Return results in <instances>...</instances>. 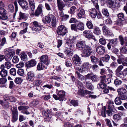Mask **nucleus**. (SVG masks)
<instances>
[{"instance_id":"obj_1","label":"nucleus","mask_w":127,"mask_h":127,"mask_svg":"<svg viewBox=\"0 0 127 127\" xmlns=\"http://www.w3.org/2000/svg\"><path fill=\"white\" fill-rule=\"evenodd\" d=\"M43 26L40 23L36 21H34L32 22L30 26V29L31 31L28 30V32L29 33H35L41 31L42 28Z\"/></svg>"},{"instance_id":"obj_2","label":"nucleus","mask_w":127,"mask_h":127,"mask_svg":"<svg viewBox=\"0 0 127 127\" xmlns=\"http://www.w3.org/2000/svg\"><path fill=\"white\" fill-rule=\"evenodd\" d=\"M68 32L66 28L63 25H60L58 27L56 30V32L61 39L63 38V37Z\"/></svg>"},{"instance_id":"obj_3","label":"nucleus","mask_w":127,"mask_h":127,"mask_svg":"<svg viewBox=\"0 0 127 127\" xmlns=\"http://www.w3.org/2000/svg\"><path fill=\"white\" fill-rule=\"evenodd\" d=\"M57 95L53 94V97L56 100H59L60 101H63L65 97V92L63 90H58L56 89Z\"/></svg>"},{"instance_id":"obj_4","label":"nucleus","mask_w":127,"mask_h":127,"mask_svg":"<svg viewBox=\"0 0 127 127\" xmlns=\"http://www.w3.org/2000/svg\"><path fill=\"white\" fill-rule=\"evenodd\" d=\"M82 53L81 54L82 57H87L90 56L92 53V49L88 45H85L82 49H80Z\"/></svg>"},{"instance_id":"obj_5","label":"nucleus","mask_w":127,"mask_h":127,"mask_svg":"<svg viewBox=\"0 0 127 127\" xmlns=\"http://www.w3.org/2000/svg\"><path fill=\"white\" fill-rule=\"evenodd\" d=\"M94 6L96 8H92L89 10V12L90 15L91 17L93 18H95L96 17L97 11L99 10V6L98 4H95L94 5Z\"/></svg>"},{"instance_id":"obj_6","label":"nucleus","mask_w":127,"mask_h":127,"mask_svg":"<svg viewBox=\"0 0 127 127\" xmlns=\"http://www.w3.org/2000/svg\"><path fill=\"white\" fill-rule=\"evenodd\" d=\"M83 35L85 38L88 39L90 40L92 39L95 41H97L95 36L90 31L85 30L83 32Z\"/></svg>"},{"instance_id":"obj_7","label":"nucleus","mask_w":127,"mask_h":127,"mask_svg":"<svg viewBox=\"0 0 127 127\" xmlns=\"http://www.w3.org/2000/svg\"><path fill=\"white\" fill-rule=\"evenodd\" d=\"M11 111L12 115V121L14 122L16 121L18 119V113L17 108L16 107H13L12 108Z\"/></svg>"},{"instance_id":"obj_8","label":"nucleus","mask_w":127,"mask_h":127,"mask_svg":"<svg viewBox=\"0 0 127 127\" xmlns=\"http://www.w3.org/2000/svg\"><path fill=\"white\" fill-rule=\"evenodd\" d=\"M92 66L89 62H85L83 63L81 67L78 68V70L80 72L83 73L85 70L89 69L92 67Z\"/></svg>"},{"instance_id":"obj_9","label":"nucleus","mask_w":127,"mask_h":127,"mask_svg":"<svg viewBox=\"0 0 127 127\" xmlns=\"http://www.w3.org/2000/svg\"><path fill=\"white\" fill-rule=\"evenodd\" d=\"M72 59L75 66H79L81 65L80 58L77 55H75L73 57Z\"/></svg>"},{"instance_id":"obj_10","label":"nucleus","mask_w":127,"mask_h":127,"mask_svg":"<svg viewBox=\"0 0 127 127\" xmlns=\"http://www.w3.org/2000/svg\"><path fill=\"white\" fill-rule=\"evenodd\" d=\"M116 3L114 0H108L107 1V6L112 10H114L117 8L116 5Z\"/></svg>"},{"instance_id":"obj_11","label":"nucleus","mask_w":127,"mask_h":127,"mask_svg":"<svg viewBox=\"0 0 127 127\" xmlns=\"http://www.w3.org/2000/svg\"><path fill=\"white\" fill-rule=\"evenodd\" d=\"M50 110L48 109H47L46 111H44L43 115L45 121L49 122L51 120L52 115L50 114Z\"/></svg>"},{"instance_id":"obj_12","label":"nucleus","mask_w":127,"mask_h":127,"mask_svg":"<svg viewBox=\"0 0 127 127\" xmlns=\"http://www.w3.org/2000/svg\"><path fill=\"white\" fill-rule=\"evenodd\" d=\"M40 61L46 65L49 64L50 63V60L48 59V57L46 55H43L41 56L40 58Z\"/></svg>"},{"instance_id":"obj_13","label":"nucleus","mask_w":127,"mask_h":127,"mask_svg":"<svg viewBox=\"0 0 127 127\" xmlns=\"http://www.w3.org/2000/svg\"><path fill=\"white\" fill-rule=\"evenodd\" d=\"M26 66L27 68H31L35 66L36 62L34 59H32L26 63Z\"/></svg>"},{"instance_id":"obj_14","label":"nucleus","mask_w":127,"mask_h":127,"mask_svg":"<svg viewBox=\"0 0 127 127\" xmlns=\"http://www.w3.org/2000/svg\"><path fill=\"white\" fill-rule=\"evenodd\" d=\"M6 10L3 7L0 8V19L4 20L7 19L6 15Z\"/></svg>"},{"instance_id":"obj_15","label":"nucleus","mask_w":127,"mask_h":127,"mask_svg":"<svg viewBox=\"0 0 127 127\" xmlns=\"http://www.w3.org/2000/svg\"><path fill=\"white\" fill-rule=\"evenodd\" d=\"M102 31L103 33L105 35L107 36H112L113 34L110 32L108 28L105 25H104L102 27Z\"/></svg>"},{"instance_id":"obj_16","label":"nucleus","mask_w":127,"mask_h":127,"mask_svg":"<svg viewBox=\"0 0 127 127\" xmlns=\"http://www.w3.org/2000/svg\"><path fill=\"white\" fill-rule=\"evenodd\" d=\"M105 47L101 45L98 46L96 48V52L99 54L103 55L105 52Z\"/></svg>"},{"instance_id":"obj_17","label":"nucleus","mask_w":127,"mask_h":127,"mask_svg":"<svg viewBox=\"0 0 127 127\" xmlns=\"http://www.w3.org/2000/svg\"><path fill=\"white\" fill-rule=\"evenodd\" d=\"M18 2L21 7L23 9H27L28 7V4L26 1L19 0Z\"/></svg>"},{"instance_id":"obj_18","label":"nucleus","mask_w":127,"mask_h":127,"mask_svg":"<svg viewBox=\"0 0 127 127\" xmlns=\"http://www.w3.org/2000/svg\"><path fill=\"white\" fill-rule=\"evenodd\" d=\"M57 4L58 9L60 11H62L65 6V4L61 0H57Z\"/></svg>"},{"instance_id":"obj_19","label":"nucleus","mask_w":127,"mask_h":127,"mask_svg":"<svg viewBox=\"0 0 127 127\" xmlns=\"http://www.w3.org/2000/svg\"><path fill=\"white\" fill-rule=\"evenodd\" d=\"M77 16L79 18L84 17L85 13L84 9L81 8H79L77 11Z\"/></svg>"},{"instance_id":"obj_20","label":"nucleus","mask_w":127,"mask_h":127,"mask_svg":"<svg viewBox=\"0 0 127 127\" xmlns=\"http://www.w3.org/2000/svg\"><path fill=\"white\" fill-rule=\"evenodd\" d=\"M43 6L41 4H40L38 6L37 9L35 10L34 14L36 16H38L42 13L43 12L42 8Z\"/></svg>"},{"instance_id":"obj_21","label":"nucleus","mask_w":127,"mask_h":127,"mask_svg":"<svg viewBox=\"0 0 127 127\" xmlns=\"http://www.w3.org/2000/svg\"><path fill=\"white\" fill-rule=\"evenodd\" d=\"M34 77L35 74L34 72L33 71H30L28 72L27 74L26 79L28 81H30Z\"/></svg>"},{"instance_id":"obj_22","label":"nucleus","mask_w":127,"mask_h":127,"mask_svg":"<svg viewBox=\"0 0 127 127\" xmlns=\"http://www.w3.org/2000/svg\"><path fill=\"white\" fill-rule=\"evenodd\" d=\"M54 17L55 16L52 14H48L45 17V19L46 21L44 20H43L42 21L45 24L46 23V22L50 23Z\"/></svg>"},{"instance_id":"obj_23","label":"nucleus","mask_w":127,"mask_h":127,"mask_svg":"<svg viewBox=\"0 0 127 127\" xmlns=\"http://www.w3.org/2000/svg\"><path fill=\"white\" fill-rule=\"evenodd\" d=\"M75 74L78 80L82 81H85L86 79L85 77L80 74L78 71H76L75 72Z\"/></svg>"},{"instance_id":"obj_24","label":"nucleus","mask_w":127,"mask_h":127,"mask_svg":"<svg viewBox=\"0 0 127 127\" xmlns=\"http://www.w3.org/2000/svg\"><path fill=\"white\" fill-rule=\"evenodd\" d=\"M93 33L95 34L99 35L101 34V31L98 26H95L94 27Z\"/></svg>"},{"instance_id":"obj_25","label":"nucleus","mask_w":127,"mask_h":127,"mask_svg":"<svg viewBox=\"0 0 127 127\" xmlns=\"http://www.w3.org/2000/svg\"><path fill=\"white\" fill-rule=\"evenodd\" d=\"M65 44L70 48H73L74 47V43L70 40V36L69 37V38L66 40Z\"/></svg>"},{"instance_id":"obj_26","label":"nucleus","mask_w":127,"mask_h":127,"mask_svg":"<svg viewBox=\"0 0 127 127\" xmlns=\"http://www.w3.org/2000/svg\"><path fill=\"white\" fill-rule=\"evenodd\" d=\"M123 67L122 65L119 66L115 71L116 75L118 77H120V76L122 75L121 71L123 69Z\"/></svg>"},{"instance_id":"obj_27","label":"nucleus","mask_w":127,"mask_h":127,"mask_svg":"<svg viewBox=\"0 0 127 127\" xmlns=\"http://www.w3.org/2000/svg\"><path fill=\"white\" fill-rule=\"evenodd\" d=\"M0 103L4 109H6L9 107L8 101L6 99L3 101L0 100Z\"/></svg>"},{"instance_id":"obj_28","label":"nucleus","mask_w":127,"mask_h":127,"mask_svg":"<svg viewBox=\"0 0 127 127\" xmlns=\"http://www.w3.org/2000/svg\"><path fill=\"white\" fill-rule=\"evenodd\" d=\"M77 30L82 31L84 30V24L80 22L76 23Z\"/></svg>"},{"instance_id":"obj_29","label":"nucleus","mask_w":127,"mask_h":127,"mask_svg":"<svg viewBox=\"0 0 127 127\" xmlns=\"http://www.w3.org/2000/svg\"><path fill=\"white\" fill-rule=\"evenodd\" d=\"M85 41H81L78 42L76 44L77 48L78 49H82L85 46Z\"/></svg>"},{"instance_id":"obj_30","label":"nucleus","mask_w":127,"mask_h":127,"mask_svg":"<svg viewBox=\"0 0 127 127\" xmlns=\"http://www.w3.org/2000/svg\"><path fill=\"white\" fill-rule=\"evenodd\" d=\"M114 102L111 100H109L107 102V105L108 106V108L109 110H112L114 108V106L113 105Z\"/></svg>"},{"instance_id":"obj_31","label":"nucleus","mask_w":127,"mask_h":127,"mask_svg":"<svg viewBox=\"0 0 127 127\" xmlns=\"http://www.w3.org/2000/svg\"><path fill=\"white\" fill-rule=\"evenodd\" d=\"M65 59V65L67 67H70L72 65L70 59L67 57H64Z\"/></svg>"},{"instance_id":"obj_32","label":"nucleus","mask_w":127,"mask_h":127,"mask_svg":"<svg viewBox=\"0 0 127 127\" xmlns=\"http://www.w3.org/2000/svg\"><path fill=\"white\" fill-rule=\"evenodd\" d=\"M18 18L19 20L22 19L26 20L27 19V16L25 13H24L21 12L19 13V17Z\"/></svg>"},{"instance_id":"obj_33","label":"nucleus","mask_w":127,"mask_h":127,"mask_svg":"<svg viewBox=\"0 0 127 127\" xmlns=\"http://www.w3.org/2000/svg\"><path fill=\"white\" fill-rule=\"evenodd\" d=\"M117 92L118 94H127V91L125 88H121L117 89Z\"/></svg>"},{"instance_id":"obj_34","label":"nucleus","mask_w":127,"mask_h":127,"mask_svg":"<svg viewBox=\"0 0 127 127\" xmlns=\"http://www.w3.org/2000/svg\"><path fill=\"white\" fill-rule=\"evenodd\" d=\"M90 59L92 62L94 64H97L99 61V59L94 56H91L90 57Z\"/></svg>"},{"instance_id":"obj_35","label":"nucleus","mask_w":127,"mask_h":127,"mask_svg":"<svg viewBox=\"0 0 127 127\" xmlns=\"http://www.w3.org/2000/svg\"><path fill=\"white\" fill-rule=\"evenodd\" d=\"M64 53L66 56L70 57L73 55V51L70 49L68 48L64 51Z\"/></svg>"},{"instance_id":"obj_36","label":"nucleus","mask_w":127,"mask_h":127,"mask_svg":"<svg viewBox=\"0 0 127 127\" xmlns=\"http://www.w3.org/2000/svg\"><path fill=\"white\" fill-rule=\"evenodd\" d=\"M118 20L120 21H123L125 20L124 14L122 12L119 13L117 15Z\"/></svg>"},{"instance_id":"obj_37","label":"nucleus","mask_w":127,"mask_h":127,"mask_svg":"<svg viewBox=\"0 0 127 127\" xmlns=\"http://www.w3.org/2000/svg\"><path fill=\"white\" fill-rule=\"evenodd\" d=\"M117 40V38H115L109 40V41L110 43L112 44V46L113 47L117 44L118 43Z\"/></svg>"},{"instance_id":"obj_38","label":"nucleus","mask_w":127,"mask_h":127,"mask_svg":"<svg viewBox=\"0 0 127 127\" xmlns=\"http://www.w3.org/2000/svg\"><path fill=\"white\" fill-rule=\"evenodd\" d=\"M113 119L114 120L117 121L121 119V116L120 114H115L113 115Z\"/></svg>"},{"instance_id":"obj_39","label":"nucleus","mask_w":127,"mask_h":127,"mask_svg":"<svg viewBox=\"0 0 127 127\" xmlns=\"http://www.w3.org/2000/svg\"><path fill=\"white\" fill-rule=\"evenodd\" d=\"M121 99L119 96L116 97L114 100V102L115 104L117 105H120L121 104L122 102Z\"/></svg>"},{"instance_id":"obj_40","label":"nucleus","mask_w":127,"mask_h":127,"mask_svg":"<svg viewBox=\"0 0 127 127\" xmlns=\"http://www.w3.org/2000/svg\"><path fill=\"white\" fill-rule=\"evenodd\" d=\"M110 56L107 54H106L104 57L101 58L100 59L103 62H107L110 59Z\"/></svg>"},{"instance_id":"obj_41","label":"nucleus","mask_w":127,"mask_h":127,"mask_svg":"<svg viewBox=\"0 0 127 127\" xmlns=\"http://www.w3.org/2000/svg\"><path fill=\"white\" fill-rule=\"evenodd\" d=\"M78 100H72L70 101V103L73 106L76 107L78 106Z\"/></svg>"},{"instance_id":"obj_42","label":"nucleus","mask_w":127,"mask_h":127,"mask_svg":"<svg viewBox=\"0 0 127 127\" xmlns=\"http://www.w3.org/2000/svg\"><path fill=\"white\" fill-rule=\"evenodd\" d=\"M86 25L87 28L89 29H92L93 28V25L92 23L89 21H87Z\"/></svg>"},{"instance_id":"obj_43","label":"nucleus","mask_w":127,"mask_h":127,"mask_svg":"<svg viewBox=\"0 0 127 127\" xmlns=\"http://www.w3.org/2000/svg\"><path fill=\"white\" fill-rule=\"evenodd\" d=\"M20 55H21V58L22 60L24 61L27 59V55L24 52H22L21 54H20Z\"/></svg>"},{"instance_id":"obj_44","label":"nucleus","mask_w":127,"mask_h":127,"mask_svg":"<svg viewBox=\"0 0 127 127\" xmlns=\"http://www.w3.org/2000/svg\"><path fill=\"white\" fill-rule=\"evenodd\" d=\"M6 99L8 101H9L11 102H15L16 100V99L15 97L12 96H8Z\"/></svg>"},{"instance_id":"obj_45","label":"nucleus","mask_w":127,"mask_h":127,"mask_svg":"<svg viewBox=\"0 0 127 127\" xmlns=\"http://www.w3.org/2000/svg\"><path fill=\"white\" fill-rule=\"evenodd\" d=\"M102 12L103 14L105 16L107 17L109 16V13L107 9H103L102 10Z\"/></svg>"},{"instance_id":"obj_46","label":"nucleus","mask_w":127,"mask_h":127,"mask_svg":"<svg viewBox=\"0 0 127 127\" xmlns=\"http://www.w3.org/2000/svg\"><path fill=\"white\" fill-rule=\"evenodd\" d=\"M1 76L2 77H5L7 75V71L6 70H1L0 74Z\"/></svg>"},{"instance_id":"obj_47","label":"nucleus","mask_w":127,"mask_h":127,"mask_svg":"<svg viewBox=\"0 0 127 127\" xmlns=\"http://www.w3.org/2000/svg\"><path fill=\"white\" fill-rule=\"evenodd\" d=\"M14 5L15 6V12L14 14L13 15V19H15V17L16 16V12L18 10V6H17V2L16 1H15L14 2Z\"/></svg>"},{"instance_id":"obj_48","label":"nucleus","mask_w":127,"mask_h":127,"mask_svg":"<svg viewBox=\"0 0 127 127\" xmlns=\"http://www.w3.org/2000/svg\"><path fill=\"white\" fill-rule=\"evenodd\" d=\"M114 83L116 86H117L120 85L122 83V81L121 80L119 79L118 78H117L115 80Z\"/></svg>"},{"instance_id":"obj_49","label":"nucleus","mask_w":127,"mask_h":127,"mask_svg":"<svg viewBox=\"0 0 127 127\" xmlns=\"http://www.w3.org/2000/svg\"><path fill=\"white\" fill-rule=\"evenodd\" d=\"M86 87L87 88L90 90L92 89L93 87L92 84L89 81H87L86 82Z\"/></svg>"},{"instance_id":"obj_50","label":"nucleus","mask_w":127,"mask_h":127,"mask_svg":"<svg viewBox=\"0 0 127 127\" xmlns=\"http://www.w3.org/2000/svg\"><path fill=\"white\" fill-rule=\"evenodd\" d=\"M119 97L122 100H125L127 99V94H119Z\"/></svg>"},{"instance_id":"obj_51","label":"nucleus","mask_w":127,"mask_h":127,"mask_svg":"<svg viewBox=\"0 0 127 127\" xmlns=\"http://www.w3.org/2000/svg\"><path fill=\"white\" fill-rule=\"evenodd\" d=\"M91 79L94 82H97L99 80L98 77L96 75H92Z\"/></svg>"},{"instance_id":"obj_52","label":"nucleus","mask_w":127,"mask_h":127,"mask_svg":"<svg viewBox=\"0 0 127 127\" xmlns=\"http://www.w3.org/2000/svg\"><path fill=\"white\" fill-rule=\"evenodd\" d=\"M42 81L38 80L35 81L34 82V84L35 86L39 87L42 83Z\"/></svg>"},{"instance_id":"obj_53","label":"nucleus","mask_w":127,"mask_h":127,"mask_svg":"<svg viewBox=\"0 0 127 127\" xmlns=\"http://www.w3.org/2000/svg\"><path fill=\"white\" fill-rule=\"evenodd\" d=\"M6 42V38L5 37L3 38L1 40V43H0V50L2 48V47L4 45Z\"/></svg>"},{"instance_id":"obj_54","label":"nucleus","mask_w":127,"mask_h":127,"mask_svg":"<svg viewBox=\"0 0 127 127\" xmlns=\"http://www.w3.org/2000/svg\"><path fill=\"white\" fill-rule=\"evenodd\" d=\"M119 39L120 42L121 44L122 45H123L124 44V38H123L122 35L119 36Z\"/></svg>"},{"instance_id":"obj_55","label":"nucleus","mask_w":127,"mask_h":127,"mask_svg":"<svg viewBox=\"0 0 127 127\" xmlns=\"http://www.w3.org/2000/svg\"><path fill=\"white\" fill-rule=\"evenodd\" d=\"M10 74L14 76H15L16 73V71L15 68H13L10 70Z\"/></svg>"},{"instance_id":"obj_56","label":"nucleus","mask_w":127,"mask_h":127,"mask_svg":"<svg viewBox=\"0 0 127 127\" xmlns=\"http://www.w3.org/2000/svg\"><path fill=\"white\" fill-rule=\"evenodd\" d=\"M29 24L28 23L25 22H22L20 24V25L23 29L26 28L27 29V27Z\"/></svg>"},{"instance_id":"obj_57","label":"nucleus","mask_w":127,"mask_h":127,"mask_svg":"<svg viewBox=\"0 0 127 127\" xmlns=\"http://www.w3.org/2000/svg\"><path fill=\"white\" fill-rule=\"evenodd\" d=\"M99 42L100 44L103 45H105L106 43V40L103 38H101L99 39Z\"/></svg>"},{"instance_id":"obj_58","label":"nucleus","mask_w":127,"mask_h":127,"mask_svg":"<svg viewBox=\"0 0 127 127\" xmlns=\"http://www.w3.org/2000/svg\"><path fill=\"white\" fill-rule=\"evenodd\" d=\"M17 73L19 75L22 76L24 74V70L22 69H19L17 71Z\"/></svg>"},{"instance_id":"obj_59","label":"nucleus","mask_w":127,"mask_h":127,"mask_svg":"<svg viewBox=\"0 0 127 127\" xmlns=\"http://www.w3.org/2000/svg\"><path fill=\"white\" fill-rule=\"evenodd\" d=\"M22 81V80L20 78L16 77L14 80L16 84L21 83Z\"/></svg>"},{"instance_id":"obj_60","label":"nucleus","mask_w":127,"mask_h":127,"mask_svg":"<svg viewBox=\"0 0 127 127\" xmlns=\"http://www.w3.org/2000/svg\"><path fill=\"white\" fill-rule=\"evenodd\" d=\"M76 9V7L75 6H73L70 8V13L73 14L75 12V10Z\"/></svg>"},{"instance_id":"obj_61","label":"nucleus","mask_w":127,"mask_h":127,"mask_svg":"<svg viewBox=\"0 0 127 127\" xmlns=\"http://www.w3.org/2000/svg\"><path fill=\"white\" fill-rule=\"evenodd\" d=\"M43 64L41 63H39L37 66V69L38 70H43L42 67Z\"/></svg>"},{"instance_id":"obj_62","label":"nucleus","mask_w":127,"mask_h":127,"mask_svg":"<svg viewBox=\"0 0 127 127\" xmlns=\"http://www.w3.org/2000/svg\"><path fill=\"white\" fill-rule=\"evenodd\" d=\"M51 21V25L52 27H55L56 25V19L55 17H54Z\"/></svg>"},{"instance_id":"obj_63","label":"nucleus","mask_w":127,"mask_h":127,"mask_svg":"<svg viewBox=\"0 0 127 127\" xmlns=\"http://www.w3.org/2000/svg\"><path fill=\"white\" fill-rule=\"evenodd\" d=\"M24 64L22 62H20L18 64L16 65V67L18 68L23 67L24 66Z\"/></svg>"},{"instance_id":"obj_64","label":"nucleus","mask_w":127,"mask_h":127,"mask_svg":"<svg viewBox=\"0 0 127 127\" xmlns=\"http://www.w3.org/2000/svg\"><path fill=\"white\" fill-rule=\"evenodd\" d=\"M5 66L7 69H10L11 67V64L10 62L7 61L5 62Z\"/></svg>"}]
</instances>
